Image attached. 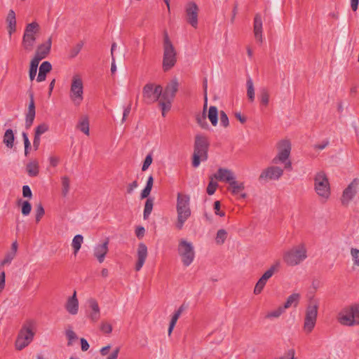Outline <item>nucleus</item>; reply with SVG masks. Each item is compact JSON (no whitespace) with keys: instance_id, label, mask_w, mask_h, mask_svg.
Listing matches in <instances>:
<instances>
[{"instance_id":"41","label":"nucleus","mask_w":359,"mask_h":359,"mask_svg":"<svg viewBox=\"0 0 359 359\" xmlns=\"http://www.w3.org/2000/svg\"><path fill=\"white\" fill-rule=\"evenodd\" d=\"M285 312V309L280 306L276 309L269 312L266 315V318L272 319L279 318Z\"/></svg>"},{"instance_id":"12","label":"nucleus","mask_w":359,"mask_h":359,"mask_svg":"<svg viewBox=\"0 0 359 359\" xmlns=\"http://www.w3.org/2000/svg\"><path fill=\"white\" fill-rule=\"evenodd\" d=\"M177 219L175 226L178 230H181L185 222L191 216V209L189 203H177Z\"/></svg>"},{"instance_id":"22","label":"nucleus","mask_w":359,"mask_h":359,"mask_svg":"<svg viewBox=\"0 0 359 359\" xmlns=\"http://www.w3.org/2000/svg\"><path fill=\"white\" fill-rule=\"evenodd\" d=\"M228 189L231 192L233 195L236 196L237 200L245 198L246 196V194L243 193L244 185L242 182H239L235 180L234 182H232L231 184H229Z\"/></svg>"},{"instance_id":"53","label":"nucleus","mask_w":359,"mask_h":359,"mask_svg":"<svg viewBox=\"0 0 359 359\" xmlns=\"http://www.w3.org/2000/svg\"><path fill=\"white\" fill-rule=\"evenodd\" d=\"M15 257V255H14L13 252H8L4 259L1 262V265L4 266L10 264Z\"/></svg>"},{"instance_id":"43","label":"nucleus","mask_w":359,"mask_h":359,"mask_svg":"<svg viewBox=\"0 0 359 359\" xmlns=\"http://www.w3.org/2000/svg\"><path fill=\"white\" fill-rule=\"evenodd\" d=\"M187 309V306L184 304H182L179 309L173 314L170 323L175 325L182 313Z\"/></svg>"},{"instance_id":"9","label":"nucleus","mask_w":359,"mask_h":359,"mask_svg":"<svg viewBox=\"0 0 359 359\" xmlns=\"http://www.w3.org/2000/svg\"><path fill=\"white\" fill-rule=\"evenodd\" d=\"M69 98L76 106L80 105L83 100V83L81 76L74 75L72 79Z\"/></svg>"},{"instance_id":"63","label":"nucleus","mask_w":359,"mask_h":359,"mask_svg":"<svg viewBox=\"0 0 359 359\" xmlns=\"http://www.w3.org/2000/svg\"><path fill=\"white\" fill-rule=\"evenodd\" d=\"M189 200H190V198L187 195H184V194L178 193L177 202H180V203L189 202Z\"/></svg>"},{"instance_id":"25","label":"nucleus","mask_w":359,"mask_h":359,"mask_svg":"<svg viewBox=\"0 0 359 359\" xmlns=\"http://www.w3.org/2000/svg\"><path fill=\"white\" fill-rule=\"evenodd\" d=\"M338 320L344 325L352 326L355 325L353 320V313H351L350 308L346 309L339 313Z\"/></svg>"},{"instance_id":"61","label":"nucleus","mask_w":359,"mask_h":359,"mask_svg":"<svg viewBox=\"0 0 359 359\" xmlns=\"http://www.w3.org/2000/svg\"><path fill=\"white\" fill-rule=\"evenodd\" d=\"M22 194L25 198H31L32 191L28 185H24L22 187Z\"/></svg>"},{"instance_id":"20","label":"nucleus","mask_w":359,"mask_h":359,"mask_svg":"<svg viewBox=\"0 0 359 359\" xmlns=\"http://www.w3.org/2000/svg\"><path fill=\"white\" fill-rule=\"evenodd\" d=\"M263 22L262 16L259 13H257L254 18L253 33L255 38L257 42L262 43L263 42Z\"/></svg>"},{"instance_id":"6","label":"nucleus","mask_w":359,"mask_h":359,"mask_svg":"<svg viewBox=\"0 0 359 359\" xmlns=\"http://www.w3.org/2000/svg\"><path fill=\"white\" fill-rule=\"evenodd\" d=\"M39 30L40 26L36 22H32L26 25L22 41V46L26 51L30 52L33 50L36 40V35Z\"/></svg>"},{"instance_id":"10","label":"nucleus","mask_w":359,"mask_h":359,"mask_svg":"<svg viewBox=\"0 0 359 359\" xmlns=\"http://www.w3.org/2000/svg\"><path fill=\"white\" fill-rule=\"evenodd\" d=\"M277 148L278 149V155L273 159V163L278 162L285 163L286 169H291L292 163L288 159L291 151V143L288 140H282L278 142Z\"/></svg>"},{"instance_id":"1","label":"nucleus","mask_w":359,"mask_h":359,"mask_svg":"<svg viewBox=\"0 0 359 359\" xmlns=\"http://www.w3.org/2000/svg\"><path fill=\"white\" fill-rule=\"evenodd\" d=\"M209 142L204 135L198 134L195 137L194 149L192 159V166L198 168L201 161L208 159Z\"/></svg>"},{"instance_id":"64","label":"nucleus","mask_w":359,"mask_h":359,"mask_svg":"<svg viewBox=\"0 0 359 359\" xmlns=\"http://www.w3.org/2000/svg\"><path fill=\"white\" fill-rule=\"evenodd\" d=\"M280 359H296L294 357V351L293 349L289 350L287 353Z\"/></svg>"},{"instance_id":"58","label":"nucleus","mask_w":359,"mask_h":359,"mask_svg":"<svg viewBox=\"0 0 359 359\" xmlns=\"http://www.w3.org/2000/svg\"><path fill=\"white\" fill-rule=\"evenodd\" d=\"M154 203H145V207L144 210V219H148L149 215L151 214L153 209Z\"/></svg>"},{"instance_id":"18","label":"nucleus","mask_w":359,"mask_h":359,"mask_svg":"<svg viewBox=\"0 0 359 359\" xmlns=\"http://www.w3.org/2000/svg\"><path fill=\"white\" fill-rule=\"evenodd\" d=\"M359 191V178H355L344 190L342 197L345 201H351Z\"/></svg>"},{"instance_id":"19","label":"nucleus","mask_w":359,"mask_h":359,"mask_svg":"<svg viewBox=\"0 0 359 359\" xmlns=\"http://www.w3.org/2000/svg\"><path fill=\"white\" fill-rule=\"evenodd\" d=\"M178 87L179 83L177 79H172L168 83H167L164 90H162L161 97H163V99L170 98L173 100L177 91L178 90Z\"/></svg>"},{"instance_id":"56","label":"nucleus","mask_w":359,"mask_h":359,"mask_svg":"<svg viewBox=\"0 0 359 359\" xmlns=\"http://www.w3.org/2000/svg\"><path fill=\"white\" fill-rule=\"evenodd\" d=\"M137 182L136 180L133 181L132 183H130L126 187V194L128 195H132L135 191V189L137 187Z\"/></svg>"},{"instance_id":"39","label":"nucleus","mask_w":359,"mask_h":359,"mask_svg":"<svg viewBox=\"0 0 359 359\" xmlns=\"http://www.w3.org/2000/svg\"><path fill=\"white\" fill-rule=\"evenodd\" d=\"M206 113L202 112L201 114H198L196 116V120L197 123L203 128V129H208L209 125L206 121Z\"/></svg>"},{"instance_id":"29","label":"nucleus","mask_w":359,"mask_h":359,"mask_svg":"<svg viewBox=\"0 0 359 359\" xmlns=\"http://www.w3.org/2000/svg\"><path fill=\"white\" fill-rule=\"evenodd\" d=\"M26 171L29 177H36L39 172V165L36 160L29 162L26 165Z\"/></svg>"},{"instance_id":"17","label":"nucleus","mask_w":359,"mask_h":359,"mask_svg":"<svg viewBox=\"0 0 359 359\" xmlns=\"http://www.w3.org/2000/svg\"><path fill=\"white\" fill-rule=\"evenodd\" d=\"M52 46V39L49 37L44 43L39 45L36 48L34 59L42 60L49 54Z\"/></svg>"},{"instance_id":"33","label":"nucleus","mask_w":359,"mask_h":359,"mask_svg":"<svg viewBox=\"0 0 359 359\" xmlns=\"http://www.w3.org/2000/svg\"><path fill=\"white\" fill-rule=\"evenodd\" d=\"M208 117L212 125L216 126L218 122V109L217 107H210Z\"/></svg>"},{"instance_id":"46","label":"nucleus","mask_w":359,"mask_h":359,"mask_svg":"<svg viewBox=\"0 0 359 359\" xmlns=\"http://www.w3.org/2000/svg\"><path fill=\"white\" fill-rule=\"evenodd\" d=\"M65 334L68 339L67 346H72L73 341L78 339L76 334L70 328L66 330Z\"/></svg>"},{"instance_id":"30","label":"nucleus","mask_w":359,"mask_h":359,"mask_svg":"<svg viewBox=\"0 0 359 359\" xmlns=\"http://www.w3.org/2000/svg\"><path fill=\"white\" fill-rule=\"evenodd\" d=\"M300 300V294L299 293H292L290 295L284 305L282 306L285 310L289 309L291 306L297 307Z\"/></svg>"},{"instance_id":"37","label":"nucleus","mask_w":359,"mask_h":359,"mask_svg":"<svg viewBox=\"0 0 359 359\" xmlns=\"http://www.w3.org/2000/svg\"><path fill=\"white\" fill-rule=\"evenodd\" d=\"M247 86V96L250 102H253L255 101V88L252 80L250 77L247 79L246 81Z\"/></svg>"},{"instance_id":"2","label":"nucleus","mask_w":359,"mask_h":359,"mask_svg":"<svg viewBox=\"0 0 359 359\" xmlns=\"http://www.w3.org/2000/svg\"><path fill=\"white\" fill-rule=\"evenodd\" d=\"M319 305V299L314 297H311L307 302L304 321V330L306 333L311 332L315 327Z\"/></svg>"},{"instance_id":"60","label":"nucleus","mask_w":359,"mask_h":359,"mask_svg":"<svg viewBox=\"0 0 359 359\" xmlns=\"http://www.w3.org/2000/svg\"><path fill=\"white\" fill-rule=\"evenodd\" d=\"M32 210L31 203H22V213L24 215H27L29 214Z\"/></svg>"},{"instance_id":"35","label":"nucleus","mask_w":359,"mask_h":359,"mask_svg":"<svg viewBox=\"0 0 359 359\" xmlns=\"http://www.w3.org/2000/svg\"><path fill=\"white\" fill-rule=\"evenodd\" d=\"M76 128L81 130V132H83L84 134L88 135H89V122H88V119L86 116H83L82 117L77 126H76Z\"/></svg>"},{"instance_id":"57","label":"nucleus","mask_w":359,"mask_h":359,"mask_svg":"<svg viewBox=\"0 0 359 359\" xmlns=\"http://www.w3.org/2000/svg\"><path fill=\"white\" fill-rule=\"evenodd\" d=\"M83 43L80 42L77 43L71 50V57H76L79 53L81 51L82 47H83Z\"/></svg>"},{"instance_id":"54","label":"nucleus","mask_w":359,"mask_h":359,"mask_svg":"<svg viewBox=\"0 0 359 359\" xmlns=\"http://www.w3.org/2000/svg\"><path fill=\"white\" fill-rule=\"evenodd\" d=\"M151 163H152V155L150 153L146 156V158L144 161V163H143V165L142 167V171L147 170L149 168V167L151 165Z\"/></svg>"},{"instance_id":"4","label":"nucleus","mask_w":359,"mask_h":359,"mask_svg":"<svg viewBox=\"0 0 359 359\" xmlns=\"http://www.w3.org/2000/svg\"><path fill=\"white\" fill-rule=\"evenodd\" d=\"M307 257V250L304 243L295 245L285 252L283 255V261L291 266H297Z\"/></svg>"},{"instance_id":"28","label":"nucleus","mask_w":359,"mask_h":359,"mask_svg":"<svg viewBox=\"0 0 359 359\" xmlns=\"http://www.w3.org/2000/svg\"><path fill=\"white\" fill-rule=\"evenodd\" d=\"M51 69L52 65L49 62H43L39 67V72L36 78L37 82H42L45 81L46 78V74L48 73Z\"/></svg>"},{"instance_id":"3","label":"nucleus","mask_w":359,"mask_h":359,"mask_svg":"<svg viewBox=\"0 0 359 359\" xmlns=\"http://www.w3.org/2000/svg\"><path fill=\"white\" fill-rule=\"evenodd\" d=\"M177 62V53L170 41L168 33L164 32L163 57L162 67L164 72L171 69Z\"/></svg>"},{"instance_id":"15","label":"nucleus","mask_w":359,"mask_h":359,"mask_svg":"<svg viewBox=\"0 0 359 359\" xmlns=\"http://www.w3.org/2000/svg\"><path fill=\"white\" fill-rule=\"evenodd\" d=\"M29 95L30 101L28 106L27 111L25 115V127L27 129L29 128L32 126L36 116L34 93L30 91L29 92Z\"/></svg>"},{"instance_id":"45","label":"nucleus","mask_w":359,"mask_h":359,"mask_svg":"<svg viewBox=\"0 0 359 359\" xmlns=\"http://www.w3.org/2000/svg\"><path fill=\"white\" fill-rule=\"evenodd\" d=\"M266 282H267V280H266L265 279H263V277L262 276L255 285V287L254 289V293L255 294H260L262 292V291L263 290L264 286L266 285Z\"/></svg>"},{"instance_id":"49","label":"nucleus","mask_w":359,"mask_h":359,"mask_svg":"<svg viewBox=\"0 0 359 359\" xmlns=\"http://www.w3.org/2000/svg\"><path fill=\"white\" fill-rule=\"evenodd\" d=\"M48 130V126L46 123H41L35 129L34 135L41 137V135Z\"/></svg>"},{"instance_id":"50","label":"nucleus","mask_w":359,"mask_h":359,"mask_svg":"<svg viewBox=\"0 0 359 359\" xmlns=\"http://www.w3.org/2000/svg\"><path fill=\"white\" fill-rule=\"evenodd\" d=\"M62 194L65 196L69 189V179L65 176L62 177Z\"/></svg>"},{"instance_id":"34","label":"nucleus","mask_w":359,"mask_h":359,"mask_svg":"<svg viewBox=\"0 0 359 359\" xmlns=\"http://www.w3.org/2000/svg\"><path fill=\"white\" fill-rule=\"evenodd\" d=\"M158 101L162 111V116L165 117L166 112L168 111L171 108V103L172 100L170 98L163 99V97H161Z\"/></svg>"},{"instance_id":"8","label":"nucleus","mask_w":359,"mask_h":359,"mask_svg":"<svg viewBox=\"0 0 359 359\" xmlns=\"http://www.w3.org/2000/svg\"><path fill=\"white\" fill-rule=\"evenodd\" d=\"M314 188L316 194L324 199L330 195V185L328 177L323 171L316 173L314 177Z\"/></svg>"},{"instance_id":"40","label":"nucleus","mask_w":359,"mask_h":359,"mask_svg":"<svg viewBox=\"0 0 359 359\" xmlns=\"http://www.w3.org/2000/svg\"><path fill=\"white\" fill-rule=\"evenodd\" d=\"M83 241V238L80 234H78L74 237L72 245L74 250V255H76L80 250Z\"/></svg>"},{"instance_id":"13","label":"nucleus","mask_w":359,"mask_h":359,"mask_svg":"<svg viewBox=\"0 0 359 359\" xmlns=\"http://www.w3.org/2000/svg\"><path fill=\"white\" fill-rule=\"evenodd\" d=\"M198 8L194 2H189L185 7V18L187 22L193 27L198 26Z\"/></svg>"},{"instance_id":"31","label":"nucleus","mask_w":359,"mask_h":359,"mask_svg":"<svg viewBox=\"0 0 359 359\" xmlns=\"http://www.w3.org/2000/svg\"><path fill=\"white\" fill-rule=\"evenodd\" d=\"M15 136L12 129H8L6 130L3 142L8 148H13L14 144Z\"/></svg>"},{"instance_id":"38","label":"nucleus","mask_w":359,"mask_h":359,"mask_svg":"<svg viewBox=\"0 0 359 359\" xmlns=\"http://www.w3.org/2000/svg\"><path fill=\"white\" fill-rule=\"evenodd\" d=\"M40 61L38 60V59H32L30 62V67H29V79L31 81H33L36 75L38 66Z\"/></svg>"},{"instance_id":"55","label":"nucleus","mask_w":359,"mask_h":359,"mask_svg":"<svg viewBox=\"0 0 359 359\" xmlns=\"http://www.w3.org/2000/svg\"><path fill=\"white\" fill-rule=\"evenodd\" d=\"M100 330L105 334H110L112 332V326L107 322H102L100 325Z\"/></svg>"},{"instance_id":"47","label":"nucleus","mask_w":359,"mask_h":359,"mask_svg":"<svg viewBox=\"0 0 359 359\" xmlns=\"http://www.w3.org/2000/svg\"><path fill=\"white\" fill-rule=\"evenodd\" d=\"M351 311L353 313V320L355 325L359 324V304L354 305L350 307Z\"/></svg>"},{"instance_id":"52","label":"nucleus","mask_w":359,"mask_h":359,"mask_svg":"<svg viewBox=\"0 0 359 359\" xmlns=\"http://www.w3.org/2000/svg\"><path fill=\"white\" fill-rule=\"evenodd\" d=\"M219 116L221 125L224 128L228 127L229 125V121L226 114L224 111H220Z\"/></svg>"},{"instance_id":"7","label":"nucleus","mask_w":359,"mask_h":359,"mask_svg":"<svg viewBox=\"0 0 359 359\" xmlns=\"http://www.w3.org/2000/svg\"><path fill=\"white\" fill-rule=\"evenodd\" d=\"M177 253L184 266H189L194 262L195 258V250L191 242L184 238L179 241Z\"/></svg>"},{"instance_id":"44","label":"nucleus","mask_w":359,"mask_h":359,"mask_svg":"<svg viewBox=\"0 0 359 359\" xmlns=\"http://www.w3.org/2000/svg\"><path fill=\"white\" fill-rule=\"evenodd\" d=\"M227 232L224 229H219L215 238V241L217 244H223L226 239Z\"/></svg>"},{"instance_id":"24","label":"nucleus","mask_w":359,"mask_h":359,"mask_svg":"<svg viewBox=\"0 0 359 359\" xmlns=\"http://www.w3.org/2000/svg\"><path fill=\"white\" fill-rule=\"evenodd\" d=\"M108 241L95 247L94 256L97 259L100 263H102L108 252Z\"/></svg>"},{"instance_id":"51","label":"nucleus","mask_w":359,"mask_h":359,"mask_svg":"<svg viewBox=\"0 0 359 359\" xmlns=\"http://www.w3.org/2000/svg\"><path fill=\"white\" fill-rule=\"evenodd\" d=\"M44 209L41 203H39L36 209V222H39L44 215Z\"/></svg>"},{"instance_id":"48","label":"nucleus","mask_w":359,"mask_h":359,"mask_svg":"<svg viewBox=\"0 0 359 359\" xmlns=\"http://www.w3.org/2000/svg\"><path fill=\"white\" fill-rule=\"evenodd\" d=\"M350 252L353 262V265L359 266V249L351 248Z\"/></svg>"},{"instance_id":"36","label":"nucleus","mask_w":359,"mask_h":359,"mask_svg":"<svg viewBox=\"0 0 359 359\" xmlns=\"http://www.w3.org/2000/svg\"><path fill=\"white\" fill-rule=\"evenodd\" d=\"M280 268V262L278 261L276 262L273 264H272L270 268L266 271L264 274L262 276L263 279L268 280L272 276L278 271Z\"/></svg>"},{"instance_id":"11","label":"nucleus","mask_w":359,"mask_h":359,"mask_svg":"<svg viewBox=\"0 0 359 359\" xmlns=\"http://www.w3.org/2000/svg\"><path fill=\"white\" fill-rule=\"evenodd\" d=\"M162 86L147 83L143 88V97L147 104L154 103L161 97Z\"/></svg>"},{"instance_id":"5","label":"nucleus","mask_w":359,"mask_h":359,"mask_svg":"<svg viewBox=\"0 0 359 359\" xmlns=\"http://www.w3.org/2000/svg\"><path fill=\"white\" fill-rule=\"evenodd\" d=\"M35 327V322L34 320H27L22 327L19 332L18 338L15 341V348L18 350H22L27 346L33 340Z\"/></svg>"},{"instance_id":"32","label":"nucleus","mask_w":359,"mask_h":359,"mask_svg":"<svg viewBox=\"0 0 359 359\" xmlns=\"http://www.w3.org/2000/svg\"><path fill=\"white\" fill-rule=\"evenodd\" d=\"M261 105L266 107L269 102V93L266 88L262 87L259 89V94L258 96Z\"/></svg>"},{"instance_id":"27","label":"nucleus","mask_w":359,"mask_h":359,"mask_svg":"<svg viewBox=\"0 0 359 359\" xmlns=\"http://www.w3.org/2000/svg\"><path fill=\"white\" fill-rule=\"evenodd\" d=\"M7 29L9 36L16 31V18L13 10H10L6 17Z\"/></svg>"},{"instance_id":"21","label":"nucleus","mask_w":359,"mask_h":359,"mask_svg":"<svg viewBox=\"0 0 359 359\" xmlns=\"http://www.w3.org/2000/svg\"><path fill=\"white\" fill-rule=\"evenodd\" d=\"M147 247L143 243H140L138 245L137 255V261L135 264V270L137 271H140L143 266L145 260L147 257Z\"/></svg>"},{"instance_id":"16","label":"nucleus","mask_w":359,"mask_h":359,"mask_svg":"<svg viewBox=\"0 0 359 359\" xmlns=\"http://www.w3.org/2000/svg\"><path fill=\"white\" fill-rule=\"evenodd\" d=\"M283 170L277 166H271L262 171L260 180H278L283 175Z\"/></svg>"},{"instance_id":"62","label":"nucleus","mask_w":359,"mask_h":359,"mask_svg":"<svg viewBox=\"0 0 359 359\" xmlns=\"http://www.w3.org/2000/svg\"><path fill=\"white\" fill-rule=\"evenodd\" d=\"M329 142L328 140H325L322 143L315 144L313 147L315 149L323 150L329 144Z\"/></svg>"},{"instance_id":"59","label":"nucleus","mask_w":359,"mask_h":359,"mask_svg":"<svg viewBox=\"0 0 359 359\" xmlns=\"http://www.w3.org/2000/svg\"><path fill=\"white\" fill-rule=\"evenodd\" d=\"M221 203H214V211L217 215H219L220 217H224L225 215V212L223 210H221Z\"/></svg>"},{"instance_id":"14","label":"nucleus","mask_w":359,"mask_h":359,"mask_svg":"<svg viewBox=\"0 0 359 359\" xmlns=\"http://www.w3.org/2000/svg\"><path fill=\"white\" fill-rule=\"evenodd\" d=\"M216 180L220 182H226L231 184L232 182L236 180V176L234 173L229 169L219 168L217 172L212 175Z\"/></svg>"},{"instance_id":"42","label":"nucleus","mask_w":359,"mask_h":359,"mask_svg":"<svg viewBox=\"0 0 359 359\" xmlns=\"http://www.w3.org/2000/svg\"><path fill=\"white\" fill-rule=\"evenodd\" d=\"M218 187L217 182L215 181V178L212 176H210V182L207 187V193L209 195H212Z\"/></svg>"},{"instance_id":"23","label":"nucleus","mask_w":359,"mask_h":359,"mask_svg":"<svg viewBox=\"0 0 359 359\" xmlns=\"http://www.w3.org/2000/svg\"><path fill=\"white\" fill-rule=\"evenodd\" d=\"M65 309L67 311L72 314L76 315L79 311V301L76 298V292L74 291L73 295L67 299L65 304Z\"/></svg>"},{"instance_id":"26","label":"nucleus","mask_w":359,"mask_h":359,"mask_svg":"<svg viewBox=\"0 0 359 359\" xmlns=\"http://www.w3.org/2000/svg\"><path fill=\"white\" fill-rule=\"evenodd\" d=\"M88 302L91 309L88 317L93 322H97L100 318V309L98 303L95 299H90Z\"/></svg>"}]
</instances>
